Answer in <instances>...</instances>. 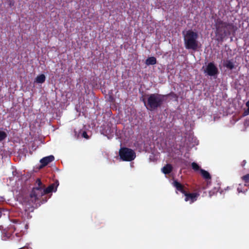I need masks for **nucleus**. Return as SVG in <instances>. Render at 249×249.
Wrapping results in <instances>:
<instances>
[{"label":"nucleus","mask_w":249,"mask_h":249,"mask_svg":"<svg viewBox=\"0 0 249 249\" xmlns=\"http://www.w3.org/2000/svg\"><path fill=\"white\" fill-rule=\"evenodd\" d=\"M36 187H34L30 193V198L32 203H36L37 200L43 201L46 202V199L42 198V197L45 194H47L56 191V187L54 183H53L49 185L47 188H45V186L42 183L41 179L38 178L36 182Z\"/></svg>","instance_id":"1"},{"label":"nucleus","mask_w":249,"mask_h":249,"mask_svg":"<svg viewBox=\"0 0 249 249\" xmlns=\"http://www.w3.org/2000/svg\"><path fill=\"white\" fill-rule=\"evenodd\" d=\"M216 32L217 40L223 41L224 38L231 35L232 31L235 32L236 27L233 23L224 21L220 19L215 23Z\"/></svg>","instance_id":"2"},{"label":"nucleus","mask_w":249,"mask_h":249,"mask_svg":"<svg viewBox=\"0 0 249 249\" xmlns=\"http://www.w3.org/2000/svg\"><path fill=\"white\" fill-rule=\"evenodd\" d=\"M185 47L188 50L196 51L198 48L199 42L197 40L198 34L192 30H189L186 32L183 31Z\"/></svg>","instance_id":"3"},{"label":"nucleus","mask_w":249,"mask_h":249,"mask_svg":"<svg viewBox=\"0 0 249 249\" xmlns=\"http://www.w3.org/2000/svg\"><path fill=\"white\" fill-rule=\"evenodd\" d=\"M166 95L158 93L151 94L148 95L147 105L144 99L142 100L147 109L152 111L160 107L162 105Z\"/></svg>","instance_id":"4"},{"label":"nucleus","mask_w":249,"mask_h":249,"mask_svg":"<svg viewBox=\"0 0 249 249\" xmlns=\"http://www.w3.org/2000/svg\"><path fill=\"white\" fill-rule=\"evenodd\" d=\"M119 153L120 159L123 161H131L136 158L135 152L129 148L122 147Z\"/></svg>","instance_id":"5"},{"label":"nucleus","mask_w":249,"mask_h":249,"mask_svg":"<svg viewBox=\"0 0 249 249\" xmlns=\"http://www.w3.org/2000/svg\"><path fill=\"white\" fill-rule=\"evenodd\" d=\"M205 72H206L208 75L213 76L217 74L218 70L213 62H210L208 63Z\"/></svg>","instance_id":"6"},{"label":"nucleus","mask_w":249,"mask_h":249,"mask_svg":"<svg viewBox=\"0 0 249 249\" xmlns=\"http://www.w3.org/2000/svg\"><path fill=\"white\" fill-rule=\"evenodd\" d=\"M54 160V157L53 155H50L43 158L40 160L41 164L39 166V168L41 169L43 168Z\"/></svg>","instance_id":"7"},{"label":"nucleus","mask_w":249,"mask_h":249,"mask_svg":"<svg viewBox=\"0 0 249 249\" xmlns=\"http://www.w3.org/2000/svg\"><path fill=\"white\" fill-rule=\"evenodd\" d=\"M185 197V201H190V203H193L196 200L197 196H199L198 194L196 193H188L187 192H186L184 194Z\"/></svg>","instance_id":"8"},{"label":"nucleus","mask_w":249,"mask_h":249,"mask_svg":"<svg viewBox=\"0 0 249 249\" xmlns=\"http://www.w3.org/2000/svg\"><path fill=\"white\" fill-rule=\"evenodd\" d=\"M172 184L178 191L180 192L182 194H184L186 192L184 189V186L178 181V180H174L172 183Z\"/></svg>","instance_id":"9"},{"label":"nucleus","mask_w":249,"mask_h":249,"mask_svg":"<svg viewBox=\"0 0 249 249\" xmlns=\"http://www.w3.org/2000/svg\"><path fill=\"white\" fill-rule=\"evenodd\" d=\"M173 170V167L170 164H167L162 168V172L165 174H170Z\"/></svg>","instance_id":"10"},{"label":"nucleus","mask_w":249,"mask_h":249,"mask_svg":"<svg viewBox=\"0 0 249 249\" xmlns=\"http://www.w3.org/2000/svg\"><path fill=\"white\" fill-rule=\"evenodd\" d=\"M200 172L204 178L208 180L211 179V176L208 171L204 169H200Z\"/></svg>","instance_id":"11"},{"label":"nucleus","mask_w":249,"mask_h":249,"mask_svg":"<svg viewBox=\"0 0 249 249\" xmlns=\"http://www.w3.org/2000/svg\"><path fill=\"white\" fill-rule=\"evenodd\" d=\"M157 63V59L154 57H149L145 61V64L147 65H153Z\"/></svg>","instance_id":"12"},{"label":"nucleus","mask_w":249,"mask_h":249,"mask_svg":"<svg viewBox=\"0 0 249 249\" xmlns=\"http://www.w3.org/2000/svg\"><path fill=\"white\" fill-rule=\"evenodd\" d=\"M46 77L44 74H41L38 75L36 78V82L37 83L42 84L45 81Z\"/></svg>","instance_id":"13"},{"label":"nucleus","mask_w":249,"mask_h":249,"mask_svg":"<svg viewBox=\"0 0 249 249\" xmlns=\"http://www.w3.org/2000/svg\"><path fill=\"white\" fill-rule=\"evenodd\" d=\"M224 66L230 70H232L234 67V65L231 60H227L224 63Z\"/></svg>","instance_id":"14"},{"label":"nucleus","mask_w":249,"mask_h":249,"mask_svg":"<svg viewBox=\"0 0 249 249\" xmlns=\"http://www.w3.org/2000/svg\"><path fill=\"white\" fill-rule=\"evenodd\" d=\"M242 179L245 182V186H249V174H248L241 177Z\"/></svg>","instance_id":"15"},{"label":"nucleus","mask_w":249,"mask_h":249,"mask_svg":"<svg viewBox=\"0 0 249 249\" xmlns=\"http://www.w3.org/2000/svg\"><path fill=\"white\" fill-rule=\"evenodd\" d=\"M246 186L244 185L243 186L241 184H239L237 188V191L238 193H242L243 194H246L248 192V189L246 188H244Z\"/></svg>","instance_id":"16"},{"label":"nucleus","mask_w":249,"mask_h":249,"mask_svg":"<svg viewBox=\"0 0 249 249\" xmlns=\"http://www.w3.org/2000/svg\"><path fill=\"white\" fill-rule=\"evenodd\" d=\"M191 166L192 169L195 171H200L201 169L199 166L195 162L192 163Z\"/></svg>","instance_id":"17"},{"label":"nucleus","mask_w":249,"mask_h":249,"mask_svg":"<svg viewBox=\"0 0 249 249\" xmlns=\"http://www.w3.org/2000/svg\"><path fill=\"white\" fill-rule=\"evenodd\" d=\"M7 136L6 132L0 131V142L4 140L7 137Z\"/></svg>","instance_id":"18"},{"label":"nucleus","mask_w":249,"mask_h":249,"mask_svg":"<svg viewBox=\"0 0 249 249\" xmlns=\"http://www.w3.org/2000/svg\"><path fill=\"white\" fill-rule=\"evenodd\" d=\"M165 95H166V97L171 96L172 98H175V99H177L178 98V96H177V95L173 92H171L169 94H166Z\"/></svg>","instance_id":"19"},{"label":"nucleus","mask_w":249,"mask_h":249,"mask_svg":"<svg viewBox=\"0 0 249 249\" xmlns=\"http://www.w3.org/2000/svg\"><path fill=\"white\" fill-rule=\"evenodd\" d=\"M82 137L86 138V139H88L89 138L88 135L87 134V132L85 131L82 132Z\"/></svg>","instance_id":"20"},{"label":"nucleus","mask_w":249,"mask_h":249,"mask_svg":"<svg viewBox=\"0 0 249 249\" xmlns=\"http://www.w3.org/2000/svg\"><path fill=\"white\" fill-rule=\"evenodd\" d=\"M16 230V228L13 226H11L10 228V231H15Z\"/></svg>","instance_id":"21"},{"label":"nucleus","mask_w":249,"mask_h":249,"mask_svg":"<svg viewBox=\"0 0 249 249\" xmlns=\"http://www.w3.org/2000/svg\"><path fill=\"white\" fill-rule=\"evenodd\" d=\"M246 106L248 107V111L249 113V100L246 103Z\"/></svg>","instance_id":"22"},{"label":"nucleus","mask_w":249,"mask_h":249,"mask_svg":"<svg viewBox=\"0 0 249 249\" xmlns=\"http://www.w3.org/2000/svg\"><path fill=\"white\" fill-rule=\"evenodd\" d=\"M246 163V161L245 160H244L242 162V166H244Z\"/></svg>","instance_id":"23"},{"label":"nucleus","mask_w":249,"mask_h":249,"mask_svg":"<svg viewBox=\"0 0 249 249\" xmlns=\"http://www.w3.org/2000/svg\"><path fill=\"white\" fill-rule=\"evenodd\" d=\"M106 133L107 134H109V133H111V129H109L108 133H107V132H106Z\"/></svg>","instance_id":"24"},{"label":"nucleus","mask_w":249,"mask_h":249,"mask_svg":"<svg viewBox=\"0 0 249 249\" xmlns=\"http://www.w3.org/2000/svg\"><path fill=\"white\" fill-rule=\"evenodd\" d=\"M18 233H16V235L17 236H18Z\"/></svg>","instance_id":"25"}]
</instances>
